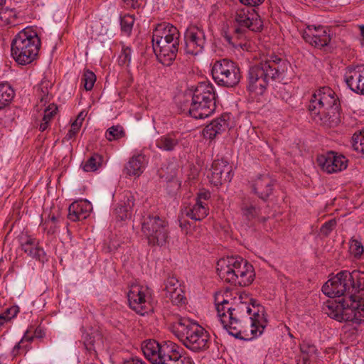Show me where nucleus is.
I'll list each match as a JSON object with an SVG mask.
<instances>
[{
  "label": "nucleus",
  "mask_w": 364,
  "mask_h": 364,
  "mask_svg": "<svg viewBox=\"0 0 364 364\" xmlns=\"http://www.w3.org/2000/svg\"><path fill=\"white\" fill-rule=\"evenodd\" d=\"M308 109L316 123L328 127L340 122L341 102L336 92L329 87H322L311 96Z\"/></svg>",
  "instance_id": "2"
},
{
  "label": "nucleus",
  "mask_w": 364,
  "mask_h": 364,
  "mask_svg": "<svg viewBox=\"0 0 364 364\" xmlns=\"http://www.w3.org/2000/svg\"><path fill=\"white\" fill-rule=\"evenodd\" d=\"M57 110L58 107L55 105L52 104L49 105L48 107L45 110L43 121H46L47 122L49 123V122L53 119V116L55 114Z\"/></svg>",
  "instance_id": "47"
},
{
  "label": "nucleus",
  "mask_w": 364,
  "mask_h": 364,
  "mask_svg": "<svg viewBox=\"0 0 364 364\" xmlns=\"http://www.w3.org/2000/svg\"><path fill=\"white\" fill-rule=\"evenodd\" d=\"M247 313L248 314V315H252V309L251 308H250L249 306L247 307Z\"/></svg>",
  "instance_id": "61"
},
{
  "label": "nucleus",
  "mask_w": 364,
  "mask_h": 364,
  "mask_svg": "<svg viewBox=\"0 0 364 364\" xmlns=\"http://www.w3.org/2000/svg\"><path fill=\"white\" fill-rule=\"evenodd\" d=\"M146 164V157L143 154H137L129 159L124 166V173L129 176L139 177L144 172Z\"/></svg>",
  "instance_id": "23"
},
{
  "label": "nucleus",
  "mask_w": 364,
  "mask_h": 364,
  "mask_svg": "<svg viewBox=\"0 0 364 364\" xmlns=\"http://www.w3.org/2000/svg\"><path fill=\"white\" fill-rule=\"evenodd\" d=\"M56 220H57V218H56V217H55V216L53 215V216L51 217V220H52L53 222H55V221H56Z\"/></svg>",
  "instance_id": "64"
},
{
  "label": "nucleus",
  "mask_w": 364,
  "mask_h": 364,
  "mask_svg": "<svg viewBox=\"0 0 364 364\" xmlns=\"http://www.w3.org/2000/svg\"><path fill=\"white\" fill-rule=\"evenodd\" d=\"M193 95H195V87L186 90L181 96L178 97L177 107L181 112L188 114L192 109L193 102Z\"/></svg>",
  "instance_id": "25"
},
{
  "label": "nucleus",
  "mask_w": 364,
  "mask_h": 364,
  "mask_svg": "<svg viewBox=\"0 0 364 364\" xmlns=\"http://www.w3.org/2000/svg\"><path fill=\"white\" fill-rule=\"evenodd\" d=\"M345 82L348 87L357 94L364 95V65H351L347 68Z\"/></svg>",
  "instance_id": "17"
},
{
  "label": "nucleus",
  "mask_w": 364,
  "mask_h": 364,
  "mask_svg": "<svg viewBox=\"0 0 364 364\" xmlns=\"http://www.w3.org/2000/svg\"><path fill=\"white\" fill-rule=\"evenodd\" d=\"M215 304L216 306V310L218 311V315L220 318V321H222V318H227L228 316V309L232 308V306H229V301L227 299H223L221 301H218V297H215Z\"/></svg>",
  "instance_id": "31"
},
{
  "label": "nucleus",
  "mask_w": 364,
  "mask_h": 364,
  "mask_svg": "<svg viewBox=\"0 0 364 364\" xmlns=\"http://www.w3.org/2000/svg\"><path fill=\"white\" fill-rule=\"evenodd\" d=\"M235 308H228L227 318H222V324L228 333L235 338L244 340L250 341L252 338L260 336L266 327L267 319L264 315H260L258 312L252 314V316L249 318L250 321V326L252 329L250 333H247L246 330H242V321L237 318Z\"/></svg>",
  "instance_id": "9"
},
{
  "label": "nucleus",
  "mask_w": 364,
  "mask_h": 364,
  "mask_svg": "<svg viewBox=\"0 0 364 364\" xmlns=\"http://www.w3.org/2000/svg\"><path fill=\"white\" fill-rule=\"evenodd\" d=\"M134 205V196L131 193H126L124 196V199L117 204V206L114 209V214L116 219L120 221L130 219Z\"/></svg>",
  "instance_id": "22"
},
{
  "label": "nucleus",
  "mask_w": 364,
  "mask_h": 364,
  "mask_svg": "<svg viewBox=\"0 0 364 364\" xmlns=\"http://www.w3.org/2000/svg\"><path fill=\"white\" fill-rule=\"evenodd\" d=\"M323 293L330 298L323 304V311L339 321H364V272L343 270L329 279L322 287Z\"/></svg>",
  "instance_id": "1"
},
{
  "label": "nucleus",
  "mask_w": 364,
  "mask_h": 364,
  "mask_svg": "<svg viewBox=\"0 0 364 364\" xmlns=\"http://www.w3.org/2000/svg\"><path fill=\"white\" fill-rule=\"evenodd\" d=\"M86 114H87L84 111L80 112L74 122H77V123L80 122V124L82 125Z\"/></svg>",
  "instance_id": "55"
},
{
  "label": "nucleus",
  "mask_w": 364,
  "mask_h": 364,
  "mask_svg": "<svg viewBox=\"0 0 364 364\" xmlns=\"http://www.w3.org/2000/svg\"><path fill=\"white\" fill-rule=\"evenodd\" d=\"M124 135V132L122 127L119 125L112 126V127L109 128L105 134L106 138L109 141L118 139L122 137Z\"/></svg>",
  "instance_id": "34"
},
{
  "label": "nucleus",
  "mask_w": 364,
  "mask_h": 364,
  "mask_svg": "<svg viewBox=\"0 0 364 364\" xmlns=\"http://www.w3.org/2000/svg\"><path fill=\"white\" fill-rule=\"evenodd\" d=\"M321 35H314V46L316 48H321L328 44L331 41L330 36L327 34L326 30H322Z\"/></svg>",
  "instance_id": "35"
},
{
  "label": "nucleus",
  "mask_w": 364,
  "mask_h": 364,
  "mask_svg": "<svg viewBox=\"0 0 364 364\" xmlns=\"http://www.w3.org/2000/svg\"><path fill=\"white\" fill-rule=\"evenodd\" d=\"M180 33L176 27L163 22L156 25L153 31V49L158 60L168 66L176 59L178 51Z\"/></svg>",
  "instance_id": "4"
},
{
  "label": "nucleus",
  "mask_w": 364,
  "mask_h": 364,
  "mask_svg": "<svg viewBox=\"0 0 364 364\" xmlns=\"http://www.w3.org/2000/svg\"><path fill=\"white\" fill-rule=\"evenodd\" d=\"M314 33L312 32L311 28L310 26L308 27V31H305L303 34V38L305 40L306 42L309 43L311 46H314Z\"/></svg>",
  "instance_id": "50"
},
{
  "label": "nucleus",
  "mask_w": 364,
  "mask_h": 364,
  "mask_svg": "<svg viewBox=\"0 0 364 364\" xmlns=\"http://www.w3.org/2000/svg\"><path fill=\"white\" fill-rule=\"evenodd\" d=\"M216 271L222 280L235 286H249L255 278L252 265L239 256L220 259L217 262Z\"/></svg>",
  "instance_id": "6"
},
{
  "label": "nucleus",
  "mask_w": 364,
  "mask_h": 364,
  "mask_svg": "<svg viewBox=\"0 0 364 364\" xmlns=\"http://www.w3.org/2000/svg\"><path fill=\"white\" fill-rule=\"evenodd\" d=\"M14 92L7 85H0V109L7 105L14 98Z\"/></svg>",
  "instance_id": "28"
},
{
  "label": "nucleus",
  "mask_w": 364,
  "mask_h": 364,
  "mask_svg": "<svg viewBox=\"0 0 364 364\" xmlns=\"http://www.w3.org/2000/svg\"><path fill=\"white\" fill-rule=\"evenodd\" d=\"M33 335H30V331L28 330H27L25 332L24 336H23V338L21 339V342H19L14 346V348L13 349V353H15V352L17 351L21 348L20 343L21 342H23V341H27L28 342H31L33 341Z\"/></svg>",
  "instance_id": "49"
},
{
  "label": "nucleus",
  "mask_w": 364,
  "mask_h": 364,
  "mask_svg": "<svg viewBox=\"0 0 364 364\" xmlns=\"http://www.w3.org/2000/svg\"><path fill=\"white\" fill-rule=\"evenodd\" d=\"M45 336V332L39 328H37L34 331L33 337L42 338Z\"/></svg>",
  "instance_id": "53"
},
{
  "label": "nucleus",
  "mask_w": 364,
  "mask_h": 364,
  "mask_svg": "<svg viewBox=\"0 0 364 364\" xmlns=\"http://www.w3.org/2000/svg\"><path fill=\"white\" fill-rule=\"evenodd\" d=\"M318 165L328 173L341 171L347 167L348 160L343 155L330 151L317 157Z\"/></svg>",
  "instance_id": "16"
},
{
  "label": "nucleus",
  "mask_w": 364,
  "mask_h": 364,
  "mask_svg": "<svg viewBox=\"0 0 364 364\" xmlns=\"http://www.w3.org/2000/svg\"><path fill=\"white\" fill-rule=\"evenodd\" d=\"M134 19L132 16H124L121 18L120 25L122 31L127 35H129L132 31Z\"/></svg>",
  "instance_id": "38"
},
{
  "label": "nucleus",
  "mask_w": 364,
  "mask_h": 364,
  "mask_svg": "<svg viewBox=\"0 0 364 364\" xmlns=\"http://www.w3.org/2000/svg\"><path fill=\"white\" fill-rule=\"evenodd\" d=\"M92 210V204L87 200L74 202L68 208V218L73 222L82 220L89 216Z\"/></svg>",
  "instance_id": "20"
},
{
  "label": "nucleus",
  "mask_w": 364,
  "mask_h": 364,
  "mask_svg": "<svg viewBox=\"0 0 364 364\" xmlns=\"http://www.w3.org/2000/svg\"><path fill=\"white\" fill-rule=\"evenodd\" d=\"M240 210L242 220L248 226H252L254 220L259 216L261 208L257 206L250 198H245L241 203Z\"/></svg>",
  "instance_id": "21"
},
{
  "label": "nucleus",
  "mask_w": 364,
  "mask_h": 364,
  "mask_svg": "<svg viewBox=\"0 0 364 364\" xmlns=\"http://www.w3.org/2000/svg\"><path fill=\"white\" fill-rule=\"evenodd\" d=\"M170 328L183 345L193 352L209 348L210 335L196 322L186 318H178L170 325Z\"/></svg>",
  "instance_id": "7"
},
{
  "label": "nucleus",
  "mask_w": 364,
  "mask_h": 364,
  "mask_svg": "<svg viewBox=\"0 0 364 364\" xmlns=\"http://www.w3.org/2000/svg\"><path fill=\"white\" fill-rule=\"evenodd\" d=\"M95 81L96 75L95 73L89 70H85L82 77L84 88L87 91L91 90Z\"/></svg>",
  "instance_id": "32"
},
{
  "label": "nucleus",
  "mask_w": 364,
  "mask_h": 364,
  "mask_svg": "<svg viewBox=\"0 0 364 364\" xmlns=\"http://www.w3.org/2000/svg\"><path fill=\"white\" fill-rule=\"evenodd\" d=\"M336 220L335 218L331 219L324 223L320 228L321 234L325 237H328L331 231L336 228Z\"/></svg>",
  "instance_id": "44"
},
{
  "label": "nucleus",
  "mask_w": 364,
  "mask_h": 364,
  "mask_svg": "<svg viewBox=\"0 0 364 364\" xmlns=\"http://www.w3.org/2000/svg\"><path fill=\"white\" fill-rule=\"evenodd\" d=\"M208 213L209 208L206 203L198 201L192 208L186 210V215L193 220H201L208 215Z\"/></svg>",
  "instance_id": "27"
},
{
  "label": "nucleus",
  "mask_w": 364,
  "mask_h": 364,
  "mask_svg": "<svg viewBox=\"0 0 364 364\" xmlns=\"http://www.w3.org/2000/svg\"><path fill=\"white\" fill-rule=\"evenodd\" d=\"M80 127V122L77 123V122H73L72 123L71 128L69 129L68 134H66L65 139L67 140H70L75 137L77 133L79 132Z\"/></svg>",
  "instance_id": "48"
},
{
  "label": "nucleus",
  "mask_w": 364,
  "mask_h": 364,
  "mask_svg": "<svg viewBox=\"0 0 364 364\" xmlns=\"http://www.w3.org/2000/svg\"><path fill=\"white\" fill-rule=\"evenodd\" d=\"M300 350L302 354H306L307 357L316 354L317 349L314 344L303 342L300 344Z\"/></svg>",
  "instance_id": "46"
},
{
  "label": "nucleus",
  "mask_w": 364,
  "mask_h": 364,
  "mask_svg": "<svg viewBox=\"0 0 364 364\" xmlns=\"http://www.w3.org/2000/svg\"><path fill=\"white\" fill-rule=\"evenodd\" d=\"M178 280L173 276L168 277L164 282V291H166V294L171 293H176V291L178 290Z\"/></svg>",
  "instance_id": "36"
},
{
  "label": "nucleus",
  "mask_w": 364,
  "mask_h": 364,
  "mask_svg": "<svg viewBox=\"0 0 364 364\" xmlns=\"http://www.w3.org/2000/svg\"><path fill=\"white\" fill-rule=\"evenodd\" d=\"M233 36H231L227 32L223 35V38L233 47L240 46L235 39H242L246 37L248 31L260 32L263 29V22L259 15L254 8L243 6L238 8L234 15Z\"/></svg>",
  "instance_id": "8"
},
{
  "label": "nucleus",
  "mask_w": 364,
  "mask_h": 364,
  "mask_svg": "<svg viewBox=\"0 0 364 364\" xmlns=\"http://www.w3.org/2000/svg\"><path fill=\"white\" fill-rule=\"evenodd\" d=\"M274 186V180L267 174L259 175L251 186L252 191L264 202L272 194Z\"/></svg>",
  "instance_id": "18"
},
{
  "label": "nucleus",
  "mask_w": 364,
  "mask_h": 364,
  "mask_svg": "<svg viewBox=\"0 0 364 364\" xmlns=\"http://www.w3.org/2000/svg\"><path fill=\"white\" fill-rule=\"evenodd\" d=\"M232 176V166L223 158L213 161L210 174L208 175L210 182L215 186H221L225 182H230Z\"/></svg>",
  "instance_id": "15"
},
{
  "label": "nucleus",
  "mask_w": 364,
  "mask_h": 364,
  "mask_svg": "<svg viewBox=\"0 0 364 364\" xmlns=\"http://www.w3.org/2000/svg\"><path fill=\"white\" fill-rule=\"evenodd\" d=\"M179 143V139L177 138L174 132H171L161 136L156 141V146L159 149L166 151L174 150Z\"/></svg>",
  "instance_id": "26"
},
{
  "label": "nucleus",
  "mask_w": 364,
  "mask_h": 364,
  "mask_svg": "<svg viewBox=\"0 0 364 364\" xmlns=\"http://www.w3.org/2000/svg\"><path fill=\"white\" fill-rule=\"evenodd\" d=\"M55 232V229L53 228L52 227H50V228L48 230V233H54Z\"/></svg>",
  "instance_id": "62"
},
{
  "label": "nucleus",
  "mask_w": 364,
  "mask_h": 364,
  "mask_svg": "<svg viewBox=\"0 0 364 364\" xmlns=\"http://www.w3.org/2000/svg\"><path fill=\"white\" fill-rule=\"evenodd\" d=\"M123 364H146L141 360L131 358L129 360H125Z\"/></svg>",
  "instance_id": "54"
},
{
  "label": "nucleus",
  "mask_w": 364,
  "mask_h": 364,
  "mask_svg": "<svg viewBox=\"0 0 364 364\" xmlns=\"http://www.w3.org/2000/svg\"><path fill=\"white\" fill-rule=\"evenodd\" d=\"M359 28L360 31V34L363 37H364V25L359 26Z\"/></svg>",
  "instance_id": "59"
},
{
  "label": "nucleus",
  "mask_w": 364,
  "mask_h": 364,
  "mask_svg": "<svg viewBox=\"0 0 364 364\" xmlns=\"http://www.w3.org/2000/svg\"><path fill=\"white\" fill-rule=\"evenodd\" d=\"M48 124H49V123H48V122H47L46 121H43V122L40 124V125H39V129H40V131H41V132L45 131V130L48 128Z\"/></svg>",
  "instance_id": "56"
},
{
  "label": "nucleus",
  "mask_w": 364,
  "mask_h": 364,
  "mask_svg": "<svg viewBox=\"0 0 364 364\" xmlns=\"http://www.w3.org/2000/svg\"><path fill=\"white\" fill-rule=\"evenodd\" d=\"M18 312V306L7 309L3 314H0V326H2L5 321H9L16 316Z\"/></svg>",
  "instance_id": "42"
},
{
  "label": "nucleus",
  "mask_w": 364,
  "mask_h": 364,
  "mask_svg": "<svg viewBox=\"0 0 364 364\" xmlns=\"http://www.w3.org/2000/svg\"><path fill=\"white\" fill-rule=\"evenodd\" d=\"M210 197L209 191H203L198 193L196 202L202 201V200H207Z\"/></svg>",
  "instance_id": "52"
},
{
  "label": "nucleus",
  "mask_w": 364,
  "mask_h": 364,
  "mask_svg": "<svg viewBox=\"0 0 364 364\" xmlns=\"http://www.w3.org/2000/svg\"><path fill=\"white\" fill-rule=\"evenodd\" d=\"M96 337L98 340L100 339V336L98 333L95 335L86 333L83 336V343L87 350L90 352L92 350L95 351V344L96 343Z\"/></svg>",
  "instance_id": "39"
},
{
  "label": "nucleus",
  "mask_w": 364,
  "mask_h": 364,
  "mask_svg": "<svg viewBox=\"0 0 364 364\" xmlns=\"http://www.w3.org/2000/svg\"><path fill=\"white\" fill-rule=\"evenodd\" d=\"M287 66L288 63L285 59L274 55L265 61L250 66L247 74V90L262 95L269 81L279 79Z\"/></svg>",
  "instance_id": "3"
},
{
  "label": "nucleus",
  "mask_w": 364,
  "mask_h": 364,
  "mask_svg": "<svg viewBox=\"0 0 364 364\" xmlns=\"http://www.w3.org/2000/svg\"><path fill=\"white\" fill-rule=\"evenodd\" d=\"M6 0H0V7L5 4Z\"/></svg>",
  "instance_id": "63"
},
{
  "label": "nucleus",
  "mask_w": 364,
  "mask_h": 364,
  "mask_svg": "<svg viewBox=\"0 0 364 364\" xmlns=\"http://www.w3.org/2000/svg\"><path fill=\"white\" fill-rule=\"evenodd\" d=\"M242 4L248 7H255L261 4L264 0H239Z\"/></svg>",
  "instance_id": "51"
},
{
  "label": "nucleus",
  "mask_w": 364,
  "mask_h": 364,
  "mask_svg": "<svg viewBox=\"0 0 364 364\" xmlns=\"http://www.w3.org/2000/svg\"><path fill=\"white\" fill-rule=\"evenodd\" d=\"M129 304H135L136 299L139 301L141 297H145V294L137 287L132 288L127 294Z\"/></svg>",
  "instance_id": "41"
},
{
  "label": "nucleus",
  "mask_w": 364,
  "mask_h": 364,
  "mask_svg": "<svg viewBox=\"0 0 364 364\" xmlns=\"http://www.w3.org/2000/svg\"><path fill=\"white\" fill-rule=\"evenodd\" d=\"M176 292L177 293H171L169 294H166V296L169 297L171 301L177 305L185 304L186 299L182 294V289H179L178 290L176 291Z\"/></svg>",
  "instance_id": "45"
},
{
  "label": "nucleus",
  "mask_w": 364,
  "mask_h": 364,
  "mask_svg": "<svg viewBox=\"0 0 364 364\" xmlns=\"http://www.w3.org/2000/svg\"><path fill=\"white\" fill-rule=\"evenodd\" d=\"M349 250L350 254H352L355 258L359 259L364 252V247L361 242L356 239L351 238L350 240Z\"/></svg>",
  "instance_id": "33"
},
{
  "label": "nucleus",
  "mask_w": 364,
  "mask_h": 364,
  "mask_svg": "<svg viewBox=\"0 0 364 364\" xmlns=\"http://www.w3.org/2000/svg\"><path fill=\"white\" fill-rule=\"evenodd\" d=\"M142 350L152 364H194L191 357L183 355V348L171 341H146Z\"/></svg>",
  "instance_id": "5"
},
{
  "label": "nucleus",
  "mask_w": 364,
  "mask_h": 364,
  "mask_svg": "<svg viewBox=\"0 0 364 364\" xmlns=\"http://www.w3.org/2000/svg\"><path fill=\"white\" fill-rule=\"evenodd\" d=\"M21 249L27 253L28 256L39 261H44L46 259V252L43 248L37 247L33 239L27 240L21 245Z\"/></svg>",
  "instance_id": "24"
},
{
  "label": "nucleus",
  "mask_w": 364,
  "mask_h": 364,
  "mask_svg": "<svg viewBox=\"0 0 364 364\" xmlns=\"http://www.w3.org/2000/svg\"><path fill=\"white\" fill-rule=\"evenodd\" d=\"M41 40L36 31L25 28L11 42V55L20 65L32 63L38 54Z\"/></svg>",
  "instance_id": "10"
},
{
  "label": "nucleus",
  "mask_w": 364,
  "mask_h": 364,
  "mask_svg": "<svg viewBox=\"0 0 364 364\" xmlns=\"http://www.w3.org/2000/svg\"><path fill=\"white\" fill-rule=\"evenodd\" d=\"M229 114L225 113L220 117L212 120L203 130L204 137L213 140L217 135L225 132L229 127Z\"/></svg>",
  "instance_id": "19"
},
{
  "label": "nucleus",
  "mask_w": 364,
  "mask_h": 364,
  "mask_svg": "<svg viewBox=\"0 0 364 364\" xmlns=\"http://www.w3.org/2000/svg\"><path fill=\"white\" fill-rule=\"evenodd\" d=\"M321 29L322 30H325L323 27H318V28H316V27H314V31L312 32L314 33V35H321L322 34V31H321Z\"/></svg>",
  "instance_id": "57"
},
{
  "label": "nucleus",
  "mask_w": 364,
  "mask_h": 364,
  "mask_svg": "<svg viewBox=\"0 0 364 364\" xmlns=\"http://www.w3.org/2000/svg\"><path fill=\"white\" fill-rule=\"evenodd\" d=\"M141 231L150 245L163 246L168 237V223L158 215L145 213L141 220Z\"/></svg>",
  "instance_id": "12"
},
{
  "label": "nucleus",
  "mask_w": 364,
  "mask_h": 364,
  "mask_svg": "<svg viewBox=\"0 0 364 364\" xmlns=\"http://www.w3.org/2000/svg\"><path fill=\"white\" fill-rule=\"evenodd\" d=\"M211 73L218 85L227 87L236 86L241 78L240 69L237 63L227 58L216 60Z\"/></svg>",
  "instance_id": "13"
},
{
  "label": "nucleus",
  "mask_w": 364,
  "mask_h": 364,
  "mask_svg": "<svg viewBox=\"0 0 364 364\" xmlns=\"http://www.w3.org/2000/svg\"><path fill=\"white\" fill-rule=\"evenodd\" d=\"M186 54L196 55L201 53L206 43L204 30L198 26H189L184 34Z\"/></svg>",
  "instance_id": "14"
},
{
  "label": "nucleus",
  "mask_w": 364,
  "mask_h": 364,
  "mask_svg": "<svg viewBox=\"0 0 364 364\" xmlns=\"http://www.w3.org/2000/svg\"><path fill=\"white\" fill-rule=\"evenodd\" d=\"M257 218L259 222L263 223H265L267 220V218H265V217H261V218L258 217Z\"/></svg>",
  "instance_id": "60"
},
{
  "label": "nucleus",
  "mask_w": 364,
  "mask_h": 364,
  "mask_svg": "<svg viewBox=\"0 0 364 364\" xmlns=\"http://www.w3.org/2000/svg\"><path fill=\"white\" fill-rule=\"evenodd\" d=\"M129 306L132 309L136 311L138 314L144 316L146 313H147V307H146V301L145 297H141L138 299H136L135 304H129Z\"/></svg>",
  "instance_id": "40"
},
{
  "label": "nucleus",
  "mask_w": 364,
  "mask_h": 364,
  "mask_svg": "<svg viewBox=\"0 0 364 364\" xmlns=\"http://www.w3.org/2000/svg\"><path fill=\"white\" fill-rule=\"evenodd\" d=\"M352 140L353 149L364 154V132H360L358 135L354 134Z\"/></svg>",
  "instance_id": "37"
},
{
  "label": "nucleus",
  "mask_w": 364,
  "mask_h": 364,
  "mask_svg": "<svg viewBox=\"0 0 364 364\" xmlns=\"http://www.w3.org/2000/svg\"><path fill=\"white\" fill-rule=\"evenodd\" d=\"M132 50L128 46H123L121 55L119 57V63L120 65H129L131 62Z\"/></svg>",
  "instance_id": "43"
},
{
  "label": "nucleus",
  "mask_w": 364,
  "mask_h": 364,
  "mask_svg": "<svg viewBox=\"0 0 364 364\" xmlns=\"http://www.w3.org/2000/svg\"><path fill=\"white\" fill-rule=\"evenodd\" d=\"M102 158L97 154H93L83 164V170L86 172L95 171L102 165Z\"/></svg>",
  "instance_id": "29"
},
{
  "label": "nucleus",
  "mask_w": 364,
  "mask_h": 364,
  "mask_svg": "<svg viewBox=\"0 0 364 364\" xmlns=\"http://www.w3.org/2000/svg\"><path fill=\"white\" fill-rule=\"evenodd\" d=\"M124 3L128 6H134V4L136 3V0H123Z\"/></svg>",
  "instance_id": "58"
},
{
  "label": "nucleus",
  "mask_w": 364,
  "mask_h": 364,
  "mask_svg": "<svg viewBox=\"0 0 364 364\" xmlns=\"http://www.w3.org/2000/svg\"><path fill=\"white\" fill-rule=\"evenodd\" d=\"M17 16L14 9L0 7V25L11 24L14 23Z\"/></svg>",
  "instance_id": "30"
},
{
  "label": "nucleus",
  "mask_w": 364,
  "mask_h": 364,
  "mask_svg": "<svg viewBox=\"0 0 364 364\" xmlns=\"http://www.w3.org/2000/svg\"><path fill=\"white\" fill-rule=\"evenodd\" d=\"M215 100L216 94L213 84L207 81L199 82L195 87L190 116L197 119L208 117L215 110Z\"/></svg>",
  "instance_id": "11"
}]
</instances>
